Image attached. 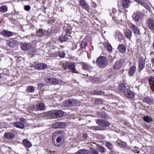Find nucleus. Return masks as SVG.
I'll list each match as a JSON object with an SVG mask.
<instances>
[{"mask_svg": "<svg viewBox=\"0 0 154 154\" xmlns=\"http://www.w3.org/2000/svg\"><path fill=\"white\" fill-rule=\"evenodd\" d=\"M35 91L34 87L32 86H28L27 88V91L30 93L33 92Z\"/></svg>", "mask_w": 154, "mask_h": 154, "instance_id": "nucleus-41", "label": "nucleus"}, {"mask_svg": "<svg viewBox=\"0 0 154 154\" xmlns=\"http://www.w3.org/2000/svg\"><path fill=\"white\" fill-rule=\"evenodd\" d=\"M63 105L64 106L66 107L67 106V101H65L63 102Z\"/></svg>", "mask_w": 154, "mask_h": 154, "instance_id": "nucleus-50", "label": "nucleus"}, {"mask_svg": "<svg viewBox=\"0 0 154 154\" xmlns=\"http://www.w3.org/2000/svg\"><path fill=\"white\" fill-rule=\"evenodd\" d=\"M89 151L86 149H82L79 150L76 153V154H89Z\"/></svg>", "mask_w": 154, "mask_h": 154, "instance_id": "nucleus-34", "label": "nucleus"}, {"mask_svg": "<svg viewBox=\"0 0 154 154\" xmlns=\"http://www.w3.org/2000/svg\"><path fill=\"white\" fill-rule=\"evenodd\" d=\"M96 122L98 125L103 127H107L110 125L109 122L103 119H98L96 121Z\"/></svg>", "mask_w": 154, "mask_h": 154, "instance_id": "nucleus-6", "label": "nucleus"}, {"mask_svg": "<svg viewBox=\"0 0 154 154\" xmlns=\"http://www.w3.org/2000/svg\"><path fill=\"white\" fill-rule=\"evenodd\" d=\"M141 14L139 12H137L134 14L132 17L135 21H138L139 20Z\"/></svg>", "mask_w": 154, "mask_h": 154, "instance_id": "nucleus-28", "label": "nucleus"}, {"mask_svg": "<svg viewBox=\"0 0 154 154\" xmlns=\"http://www.w3.org/2000/svg\"><path fill=\"white\" fill-rule=\"evenodd\" d=\"M146 67H147V68H151V64L149 63V62H146Z\"/></svg>", "mask_w": 154, "mask_h": 154, "instance_id": "nucleus-48", "label": "nucleus"}, {"mask_svg": "<svg viewBox=\"0 0 154 154\" xmlns=\"http://www.w3.org/2000/svg\"><path fill=\"white\" fill-rule=\"evenodd\" d=\"M90 152L91 154H99L97 150L93 148H91Z\"/></svg>", "mask_w": 154, "mask_h": 154, "instance_id": "nucleus-42", "label": "nucleus"}, {"mask_svg": "<svg viewBox=\"0 0 154 154\" xmlns=\"http://www.w3.org/2000/svg\"><path fill=\"white\" fill-rule=\"evenodd\" d=\"M92 129H94L95 130H101L102 129L99 126H93L92 127Z\"/></svg>", "mask_w": 154, "mask_h": 154, "instance_id": "nucleus-44", "label": "nucleus"}, {"mask_svg": "<svg viewBox=\"0 0 154 154\" xmlns=\"http://www.w3.org/2000/svg\"><path fill=\"white\" fill-rule=\"evenodd\" d=\"M1 76V74L0 73V77Z\"/></svg>", "mask_w": 154, "mask_h": 154, "instance_id": "nucleus-62", "label": "nucleus"}, {"mask_svg": "<svg viewBox=\"0 0 154 154\" xmlns=\"http://www.w3.org/2000/svg\"><path fill=\"white\" fill-rule=\"evenodd\" d=\"M105 146L109 149L112 150L114 149V147L112 143L110 142L106 141Z\"/></svg>", "mask_w": 154, "mask_h": 154, "instance_id": "nucleus-25", "label": "nucleus"}, {"mask_svg": "<svg viewBox=\"0 0 154 154\" xmlns=\"http://www.w3.org/2000/svg\"><path fill=\"white\" fill-rule=\"evenodd\" d=\"M4 136L6 138L9 140L13 139L14 137V135L13 133L10 132L5 133Z\"/></svg>", "mask_w": 154, "mask_h": 154, "instance_id": "nucleus-21", "label": "nucleus"}, {"mask_svg": "<svg viewBox=\"0 0 154 154\" xmlns=\"http://www.w3.org/2000/svg\"><path fill=\"white\" fill-rule=\"evenodd\" d=\"M112 12L114 13H116V10L115 9H113L112 10Z\"/></svg>", "mask_w": 154, "mask_h": 154, "instance_id": "nucleus-53", "label": "nucleus"}, {"mask_svg": "<svg viewBox=\"0 0 154 154\" xmlns=\"http://www.w3.org/2000/svg\"><path fill=\"white\" fill-rule=\"evenodd\" d=\"M91 47H92V50H93V46H91Z\"/></svg>", "mask_w": 154, "mask_h": 154, "instance_id": "nucleus-61", "label": "nucleus"}, {"mask_svg": "<svg viewBox=\"0 0 154 154\" xmlns=\"http://www.w3.org/2000/svg\"><path fill=\"white\" fill-rule=\"evenodd\" d=\"M81 7L87 11L90 10V6L84 0H80L79 2Z\"/></svg>", "mask_w": 154, "mask_h": 154, "instance_id": "nucleus-7", "label": "nucleus"}, {"mask_svg": "<svg viewBox=\"0 0 154 154\" xmlns=\"http://www.w3.org/2000/svg\"><path fill=\"white\" fill-rule=\"evenodd\" d=\"M143 101L148 104H150L152 103L151 99L149 97H146L143 98Z\"/></svg>", "mask_w": 154, "mask_h": 154, "instance_id": "nucleus-37", "label": "nucleus"}, {"mask_svg": "<svg viewBox=\"0 0 154 154\" xmlns=\"http://www.w3.org/2000/svg\"><path fill=\"white\" fill-rule=\"evenodd\" d=\"M116 143L117 145L121 148L128 149H130V147L127 145L126 142L121 140H118L116 141Z\"/></svg>", "mask_w": 154, "mask_h": 154, "instance_id": "nucleus-4", "label": "nucleus"}, {"mask_svg": "<svg viewBox=\"0 0 154 154\" xmlns=\"http://www.w3.org/2000/svg\"><path fill=\"white\" fill-rule=\"evenodd\" d=\"M131 28L135 36L140 35V31L137 26L133 24L131 26Z\"/></svg>", "mask_w": 154, "mask_h": 154, "instance_id": "nucleus-12", "label": "nucleus"}, {"mask_svg": "<svg viewBox=\"0 0 154 154\" xmlns=\"http://www.w3.org/2000/svg\"><path fill=\"white\" fill-rule=\"evenodd\" d=\"M30 6L29 5H26L24 6V9L27 11H29L30 9Z\"/></svg>", "mask_w": 154, "mask_h": 154, "instance_id": "nucleus-45", "label": "nucleus"}, {"mask_svg": "<svg viewBox=\"0 0 154 154\" xmlns=\"http://www.w3.org/2000/svg\"><path fill=\"white\" fill-rule=\"evenodd\" d=\"M118 50L120 53H123L126 51V48L124 45H119L118 48Z\"/></svg>", "mask_w": 154, "mask_h": 154, "instance_id": "nucleus-19", "label": "nucleus"}, {"mask_svg": "<svg viewBox=\"0 0 154 154\" xmlns=\"http://www.w3.org/2000/svg\"><path fill=\"white\" fill-rule=\"evenodd\" d=\"M104 94V92L102 90H99L97 91V94Z\"/></svg>", "mask_w": 154, "mask_h": 154, "instance_id": "nucleus-49", "label": "nucleus"}, {"mask_svg": "<svg viewBox=\"0 0 154 154\" xmlns=\"http://www.w3.org/2000/svg\"><path fill=\"white\" fill-rule=\"evenodd\" d=\"M22 143L25 146L29 148L32 146V144L31 143L26 139L23 140Z\"/></svg>", "mask_w": 154, "mask_h": 154, "instance_id": "nucleus-29", "label": "nucleus"}, {"mask_svg": "<svg viewBox=\"0 0 154 154\" xmlns=\"http://www.w3.org/2000/svg\"><path fill=\"white\" fill-rule=\"evenodd\" d=\"M122 64L120 60L117 61L114 64V68L115 69H119L122 66Z\"/></svg>", "mask_w": 154, "mask_h": 154, "instance_id": "nucleus-26", "label": "nucleus"}, {"mask_svg": "<svg viewBox=\"0 0 154 154\" xmlns=\"http://www.w3.org/2000/svg\"><path fill=\"white\" fill-rule=\"evenodd\" d=\"M47 67L46 64L44 63H38L34 65V67L35 69L39 70L44 69Z\"/></svg>", "mask_w": 154, "mask_h": 154, "instance_id": "nucleus-9", "label": "nucleus"}, {"mask_svg": "<svg viewBox=\"0 0 154 154\" xmlns=\"http://www.w3.org/2000/svg\"><path fill=\"white\" fill-rule=\"evenodd\" d=\"M64 134L63 132L62 131H57L54 132L53 135V138L57 136V135H58V136H59L57 139V142L54 143V144L55 146H60L61 143L63 135Z\"/></svg>", "mask_w": 154, "mask_h": 154, "instance_id": "nucleus-2", "label": "nucleus"}, {"mask_svg": "<svg viewBox=\"0 0 154 154\" xmlns=\"http://www.w3.org/2000/svg\"><path fill=\"white\" fill-rule=\"evenodd\" d=\"M68 69L73 73H77V71L75 69V66L74 63H69L68 64Z\"/></svg>", "mask_w": 154, "mask_h": 154, "instance_id": "nucleus-15", "label": "nucleus"}, {"mask_svg": "<svg viewBox=\"0 0 154 154\" xmlns=\"http://www.w3.org/2000/svg\"><path fill=\"white\" fill-rule=\"evenodd\" d=\"M8 45L10 47L15 48L17 47L18 45V42L16 40L7 41Z\"/></svg>", "mask_w": 154, "mask_h": 154, "instance_id": "nucleus-11", "label": "nucleus"}, {"mask_svg": "<svg viewBox=\"0 0 154 154\" xmlns=\"http://www.w3.org/2000/svg\"><path fill=\"white\" fill-rule=\"evenodd\" d=\"M8 10V7L6 5H3L0 7V12L2 13L6 12Z\"/></svg>", "mask_w": 154, "mask_h": 154, "instance_id": "nucleus-38", "label": "nucleus"}, {"mask_svg": "<svg viewBox=\"0 0 154 154\" xmlns=\"http://www.w3.org/2000/svg\"><path fill=\"white\" fill-rule=\"evenodd\" d=\"M65 125L64 122H57L53 125V127L55 128H63Z\"/></svg>", "mask_w": 154, "mask_h": 154, "instance_id": "nucleus-18", "label": "nucleus"}, {"mask_svg": "<svg viewBox=\"0 0 154 154\" xmlns=\"http://www.w3.org/2000/svg\"><path fill=\"white\" fill-rule=\"evenodd\" d=\"M129 2L130 0H123L122 3V8L124 9L127 8Z\"/></svg>", "mask_w": 154, "mask_h": 154, "instance_id": "nucleus-30", "label": "nucleus"}, {"mask_svg": "<svg viewBox=\"0 0 154 154\" xmlns=\"http://www.w3.org/2000/svg\"><path fill=\"white\" fill-rule=\"evenodd\" d=\"M21 121H23L24 120H25V119H21Z\"/></svg>", "mask_w": 154, "mask_h": 154, "instance_id": "nucleus-57", "label": "nucleus"}, {"mask_svg": "<svg viewBox=\"0 0 154 154\" xmlns=\"http://www.w3.org/2000/svg\"><path fill=\"white\" fill-rule=\"evenodd\" d=\"M67 38V37L65 35H62L59 37V40L60 41L64 42L66 41Z\"/></svg>", "mask_w": 154, "mask_h": 154, "instance_id": "nucleus-40", "label": "nucleus"}, {"mask_svg": "<svg viewBox=\"0 0 154 154\" xmlns=\"http://www.w3.org/2000/svg\"><path fill=\"white\" fill-rule=\"evenodd\" d=\"M152 47L153 48V49H154V42H153L152 45Z\"/></svg>", "mask_w": 154, "mask_h": 154, "instance_id": "nucleus-55", "label": "nucleus"}, {"mask_svg": "<svg viewBox=\"0 0 154 154\" xmlns=\"http://www.w3.org/2000/svg\"><path fill=\"white\" fill-rule=\"evenodd\" d=\"M69 29H68V32H69Z\"/></svg>", "mask_w": 154, "mask_h": 154, "instance_id": "nucleus-63", "label": "nucleus"}, {"mask_svg": "<svg viewBox=\"0 0 154 154\" xmlns=\"http://www.w3.org/2000/svg\"><path fill=\"white\" fill-rule=\"evenodd\" d=\"M93 7H94V8H96V7H97V5H96V4H95V3H94L93 4Z\"/></svg>", "mask_w": 154, "mask_h": 154, "instance_id": "nucleus-52", "label": "nucleus"}, {"mask_svg": "<svg viewBox=\"0 0 154 154\" xmlns=\"http://www.w3.org/2000/svg\"><path fill=\"white\" fill-rule=\"evenodd\" d=\"M104 46L108 51H110L112 50V47L110 44L107 42L104 44Z\"/></svg>", "mask_w": 154, "mask_h": 154, "instance_id": "nucleus-36", "label": "nucleus"}, {"mask_svg": "<svg viewBox=\"0 0 154 154\" xmlns=\"http://www.w3.org/2000/svg\"><path fill=\"white\" fill-rule=\"evenodd\" d=\"M135 1H136L139 3L142 6L146 7V4L143 2L142 0H134Z\"/></svg>", "mask_w": 154, "mask_h": 154, "instance_id": "nucleus-43", "label": "nucleus"}, {"mask_svg": "<svg viewBox=\"0 0 154 154\" xmlns=\"http://www.w3.org/2000/svg\"><path fill=\"white\" fill-rule=\"evenodd\" d=\"M1 33L3 36L6 37H11L13 35L12 32L7 30L2 31Z\"/></svg>", "mask_w": 154, "mask_h": 154, "instance_id": "nucleus-16", "label": "nucleus"}, {"mask_svg": "<svg viewBox=\"0 0 154 154\" xmlns=\"http://www.w3.org/2000/svg\"><path fill=\"white\" fill-rule=\"evenodd\" d=\"M147 24L148 28L151 30H154V20L149 18L147 21Z\"/></svg>", "mask_w": 154, "mask_h": 154, "instance_id": "nucleus-13", "label": "nucleus"}, {"mask_svg": "<svg viewBox=\"0 0 154 154\" xmlns=\"http://www.w3.org/2000/svg\"><path fill=\"white\" fill-rule=\"evenodd\" d=\"M137 148L135 146V147H134V150H137Z\"/></svg>", "mask_w": 154, "mask_h": 154, "instance_id": "nucleus-56", "label": "nucleus"}, {"mask_svg": "<svg viewBox=\"0 0 154 154\" xmlns=\"http://www.w3.org/2000/svg\"><path fill=\"white\" fill-rule=\"evenodd\" d=\"M119 89L120 92H123L124 94L127 91V89L124 84H121L119 86Z\"/></svg>", "mask_w": 154, "mask_h": 154, "instance_id": "nucleus-27", "label": "nucleus"}, {"mask_svg": "<svg viewBox=\"0 0 154 154\" xmlns=\"http://www.w3.org/2000/svg\"><path fill=\"white\" fill-rule=\"evenodd\" d=\"M145 59L143 57H140L139 59V69L142 70L145 67Z\"/></svg>", "mask_w": 154, "mask_h": 154, "instance_id": "nucleus-8", "label": "nucleus"}, {"mask_svg": "<svg viewBox=\"0 0 154 154\" xmlns=\"http://www.w3.org/2000/svg\"><path fill=\"white\" fill-rule=\"evenodd\" d=\"M86 136L85 135H83V137H86Z\"/></svg>", "mask_w": 154, "mask_h": 154, "instance_id": "nucleus-59", "label": "nucleus"}, {"mask_svg": "<svg viewBox=\"0 0 154 154\" xmlns=\"http://www.w3.org/2000/svg\"><path fill=\"white\" fill-rule=\"evenodd\" d=\"M49 114L53 118H58L63 116V112L60 110H53L49 112Z\"/></svg>", "mask_w": 154, "mask_h": 154, "instance_id": "nucleus-3", "label": "nucleus"}, {"mask_svg": "<svg viewBox=\"0 0 154 154\" xmlns=\"http://www.w3.org/2000/svg\"><path fill=\"white\" fill-rule=\"evenodd\" d=\"M96 149L98 152L100 153H103L106 152L105 148L101 145L98 146Z\"/></svg>", "mask_w": 154, "mask_h": 154, "instance_id": "nucleus-23", "label": "nucleus"}, {"mask_svg": "<svg viewBox=\"0 0 154 154\" xmlns=\"http://www.w3.org/2000/svg\"><path fill=\"white\" fill-rule=\"evenodd\" d=\"M124 94L126 97L131 99H133L134 97V93L128 89H127Z\"/></svg>", "mask_w": 154, "mask_h": 154, "instance_id": "nucleus-10", "label": "nucleus"}, {"mask_svg": "<svg viewBox=\"0 0 154 154\" xmlns=\"http://www.w3.org/2000/svg\"><path fill=\"white\" fill-rule=\"evenodd\" d=\"M149 55L151 57V62L152 63V66H153L154 65V52L152 51L150 53Z\"/></svg>", "mask_w": 154, "mask_h": 154, "instance_id": "nucleus-39", "label": "nucleus"}, {"mask_svg": "<svg viewBox=\"0 0 154 154\" xmlns=\"http://www.w3.org/2000/svg\"><path fill=\"white\" fill-rule=\"evenodd\" d=\"M65 55V53L62 52H60L59 54V56L60 57L62 58L64 57Z\"/></svg>", "mask_w": 154, "mask_h": 154, "instance_id": "nucleus-46", "label": "nucleus"}, {"mask_svg": "<svg viewBox=\"0 0 154 154\" xmlns=\"http://www.w3.org/2000/svg\"><path fill=\"white\" fill-rule=\"evenodd\" d=\"M82 67V68L85 70H89L92 68L91 66L86 63H83Z\"/></svg>", "mask_w": 154, "mask_h": 154, "instance_id": "nucleus-22", "label": "nucleus"}, {"mask_svg": "<svg viewBox=\"0 0 154 154\" xmlns=\"http://www.w3.org/2000/svg\"><path fill=\"white\" fill-rule=\"evenodd\" d=\"M96 101L98 102V103H100L101 102V100L99 99L98 98L96 99Z\"/></svg>", "mask_w": 154, "mask_h": 154, "instance_id": "nucleus-51", "label": "nucleus"}, {"mask_svg": "<svg viewBox=\"0 0 154 154\" xmlns=\"http://www.w3.org/2000/svg\"><path fill=\"white\" fill-rule=\"evenodd\" d=\"M64 66V69H66L67 68V66Z\"/></svg>", "mask_w": 154, "mask_h": 154, "instance_id": "nucleus-54", "label": "nucleus"}, {"mask_svg": "<svg viewBox=\"0 0 154 154\" xmlns=\"http://www.w3.org/2000/svg\"><path fill=\"white\" fill-rule=\"evenodd\" d=\"M125 33V36L127 38L130 40L132 35L131 31L129 29L127 30Z\"/></svg>", "mask_w": 154, "mask_h": 154, "instance_id": "nucleus-31", "label": "nucleus"}, {"mask_svg": "<svg viewBox=\"0 0 154 154\" xmlns=\"http://www.w3.org/2000/svg\"><path fill=\"white\" fill-rule=\"evenodd\" d=\"M87 43L85 42H82L81 43L82 48H84L87 45Z\"/></svg>", "mask_w": 154, "mask_h": 154, "instance_id": "nucleus-47", "label": "nucleus"}, {"mask_svg": "<svg viewBox=\"0 0 154 154\" xmlns=\"http://www.w3.org/2000/svg\"><path fill=\"white\" fill-rule=\"evenodd\" d=\"M77 103V100L72 98L68 99V106H73Z\"/></svg>", "mask_w": 154, "mask_h": 154, "instance_id": "nucleus-20", "label": "nucleus"}, {"mask_svg": "<svg viewBox=\"0 0 154 154\" xmlns=\"http://www.w3.org/2000/svg\"><path fill=\"white\" fill-rule=\"evenodd\" d=\"M40 32H42V30H41V31H40Z\"/></svg>", "mask_w": 154, "mask_h": 154, "instance_id": "nucleus-64", "label": "nucleus"}, {"mask_svg": "<svg viewBox=\"0 0 154 154\" xmlns=\"http://www.w3.org/2000/svg\"><path fill=\"white\" fill-rule=\"evenodd\" d=\"M144 121L147 123L152 122V119L151 117L148 116H145L143 118Z\"/></svg>", "mask_w": 154, "mask_h": 154, "instance_id": "nucleus-35", "label": "nucleus"}, {"mask_svg": "<svg viewBox=\"0 0 154 154\" xmlns=\"http://www.w3.org/2000/svg\"><path fill=\"white\" fill-rule=\"evenodd\" d=\"M46 82L50 84L55 85L58 82V81L53 77L46 78L45 79Z\"/></svg>", "mask_w": 154, "mask_h": 154, "instance_id": "nucleus-5", "label": "nucleus"}, {"mask_svg": "<svg viewBox=\"0 0 154 154\" xmlns=\"http://www.w3.org/2000/svg\"><path fill=\"white\" fill-rule=\"evenodd\" d=\"M31 45L29 43H25L23 44L21 46V49L23 51L29 50L31 48Z\"/></svg>", "mask_w": 154, "mask_h": 154, "instance_id": "nucleus-14", "label": "nucleus"}, {"mask_svg": "<svg viewBox=\"0 0 154 154\" xmlns=\"http://www.w3.org/2000/svg\"><path fill=\"white\" fill-rule=\"evenodd\" d=\"M14 125L15 127L20 128H23L25 127L24 124L20 122H15Z\"/></svg>", "mask_w": 154, "mask_h": 154, "instance_id": "nucleus-33", "label": "nucleus"}, {"mask_svg": "<svg viewBox=\"0 0 154 154\" xmlns=\"http://www.w3.org/2000/svg\"><path fill=\"white\" fill-rule=\"evenodd\" d=\"M138 154L140 153L139 151H137L136 152Z\"/></svg>", "mask_w": 154, "mask_h": 154, "instance_id": "nucleus-58", "label": "nucleus"}, {"mask_svg": "<svg viewBox=\"0 0 154 154\" xmlns=\"http://www.w3.org/2000/svg\"><path fill=\"white\" fill-rule=\"evenodd\" d=\"M148 81L151 90L154 91V78L150 76L148 79Z\"/></svg>", "mask_w": 154, "mask_h": 154, "instance_id": "nucleus-17", "label": "nucleus"}, {"mask_svg": "<svg viewBox=\"0 0 154 154\" xmlns=\"http://www.w3.org/2000/svg\"><path fill=\"white\" fill-rule=\"evenodd\" d=\"M112 19H113V20H114L115 21V20H114V17H112Z\"/></svg>", "mask_w": 154, "mask_h": 154, "instance_id": "nucleus-60", "label": "nucleus"}, {"mask_svg": "<svg viewBox=\"0 0 154 154\" xmlns=\"http://www.w3.org/2000/svg\"><path fill=\"white\" fill-rule=\"evenodd\" d=\"M36 108L38 110H43L45 109V106L43 103H40L36 105Z\"/></svg>", "mask_w": 154, "mask_h": 154, "instance_id": "nucleus-24", "label": "nucleus"}, {"mask_svg": "<svg viewBox=\"0 0 154 154\" xmlns=\"http://www.w3.org/2000/svg\"><path fill=\"white\" fill-rule=\"evenodd\" d=\"M97 65L100 68H104L108 64L107 59L104 56H101L96 61Z\"/></svg>", "mask_w": 154, "mask_h": 154, "instance_id": "nucleus-1", "label": "nucleus"}, {"mask_svg": "<svg viewBox=\"0 0 154 154\" xmlns=\"http://www.w3.org/2000/svg\"><path fill=\"white\" fill-rule=\"evenodd\" d=\"M136 70V67L134 66H132L129 69L128 74L129 76H132Z\"/></svg>", "mask_w": 154, "mask_h": 154, "instance_id": "nucleus-32", "label": "nucleus"}]
</instances>
